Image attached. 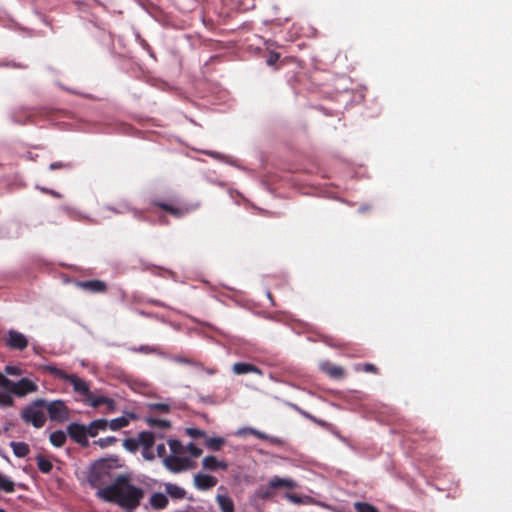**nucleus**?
Returning a JSON list of instances; mask_svg holds the SVG:
<instances>
[{"label": "nucleus", "mask_w": 512, "mask_h": 512, "mask_svg": "<svg viewBox=\"0 0 512 512\" xmlns=\"http://www.w3.org/2000/svg\"><path fill=\"white\" fill-rule=\"evenodd\" d=\"M289 501L293 502V503H296V504H300L302 503V500L300 498V496L296 495V494H290V493H287L286 496H285Z\"/></svg>", "instance_id": "nucleus-48"}, {"label": "nucleus", "mask_w": 512, "mask_h": 512, "mask_svg": "<svg viewBox=\"0 0 512 512\" xmlns=\"http://www.w3.org/2000/svg\"><path fill=\"white\" fill-rule=\"evenodd\" d=\"M156 450H157V455H158L159 457H164V456H165V454H166V448H165V445H164V444H162V443H161V444H158V445H157Z\"/></svg>", "instance_id": "nucleus-49"}, {"label": "nucleus", "mask_w": 512, "mask_h": 512, "mask_svg": "<svg viewBox=\"0 0 512 512\" xmlns=\"http://www.w3.org/2000/svg\"><path fill=\"white\" fill-rule=\"evenodd\" d=\"M123 446L130 452H135L139 448V443L137 442V438H126L123 441Z\"/></svg>", "instance_id": "nucleus-37"}, {"label": "nucleus", "mask_w": 512, "mask_h": 512, "mask_svg": "<svg viewBox=\"0 0 512 512\" xmlns=\"http://www.w3.org/2000/svg\"><path fill=\"white\" fill-rule=\"evenodd\" d=\"M142 456L144 457V459L149 461L155 458L152 448H144L142 450Z\"/></svg>", "instance_id": "nucleus-46"}, {"label": "nucleus", "mask_w": 512, "mask_h": 512, "mask_svg": "<svg viewBox=\"0 0 512 512\" xmlns=\"http://www.w3.org/2000/svg\"><path fill=\"white\" fill-rule=\"evenodd\" d=\"M154 205L165 210L166 212L170 213L171 215L175 217H181L183 215V210L180 208H176L168 203L164 202H154Z\"/></svg>", "instance_id": "nucleus-29"}, {"label": "nucleus", "mask_w": 512, "mask_h": 512, "mask_svg": "<svg viewBox=\"0 0 512 512\" xmlns=\"http://www.w3.org/2000/svg\"><path fill=\"white\" fill-rule=\"evenodd\" d=\"M45 409L51 421L61 423L70 418L69 408L63 400H54L51 402L46 400Z\"/></svg>", "instance_id": "nucleus-5"}, {"label": "nucleus", "mask_w": 512, "mask_h": 512, "mask_svg": "<svg viewBox=\"0 0 512 512\" xmlns=\"http://www.w3.org/2000/svg\"><path fill=\"white\" fill-rule=\"evenodd\" d=\"M243 433L244 434L253 435V436H255V437L259 438V439H262V440H267V441H269L272 444L279 445V444L282 443L279 438L273 437V436H269L266 433L261 432V431L255 429V428H251V427L246 428V429L243 430Z\"/></svg>", "instance_id": "nucleus-19"}, {"label": "nucleus", "mask_w": 512, "mask_h": 512, "mask_svg": "<svg viewBox=\"0 0 512 512\" xmlns=\"http://www.w3.org/2000/svg\"><path fill=\"white\" fill-rule=\"evenodd\" d=\"M112 465L107 460L97 461L89 471L87 481L92 488L100 490L111 480Z\"/></svg>", "instance_id": "nucleus-3"}, {"label": "nucleus", "mask_w": 512, "mask_h": 512, "mask_svg": "<svg viewBox=\"0 0 512 512\" xmlns=\"http://www.w3.org/2000/svg\"><path fill=\"white\" fill-rule=\"evenodd\" d=\"M256 495L258 498L262 500H268L274 497L275 489L271 487V482L269 481L268 485L260 486L257 489Z\"/></svg>", "instance_id": "nucleus-26"}, {"label": "nucleus", "mask_w": 512, "mask_h": 512, "mask_svg": "<svg viewBox=\"0 0 512 512\" xmlns=\"http://www.w3.org/2000/svg\"><path fill=\"white\" fill-rule=\"evenodd\" d=\"M168 445L170 447V450L174 455L182 454L183 453V446L181 442L177 439H169Z\"/></svg>", "instance_id": "nucleus-35"}, {"label": "nucleus", "mask_w": 512, "mask_h": 512, "mask_svg": "<svg viewBox=\"0 0 512 512\" xmlns=\"http://www.w3.org/2000/svg\"><path fill=\"white\" fill-rule=\"evenodd\" d=\"M10 447L12 448L14 455L18 458H24L30 452L29 445L25 442H11Z\"/></svg>", "instance_id": "nucleus-24"}, {"label": "nucleus", "mask_w": 512, "mask_h": 512, "mask_svg": "<svg viewBox=\"0 0 512 512\" xmlns=\"http://www.w3.org/2000/svg\"><path fill=\"white\" fill-rule=\"evenodd\" d=\"M355 510L357 512H379L373 505L365 502L355 503Z\"/></svg>", "instance_id": "nucleus-36"}, {"label": "nucleus", "mask_w": 512, "mask_h": 512, "mask_svg": "<svg viewBox=\"0 0 512 512\" xmlns=\"http://www.w3.org/2000/svg\"><path fill=\"white\" fill-rule=\"evenodd\" d=\"M6 345L12 350H24L28 346V340L25 335L16 331L9 330L5 337Z\"/></svg>", "instance_id": "nucleus-9"}, {"label": "nucleus", "mask_w": 512, "mask_h": 512, "mask_svg": "<svg viewBox=\"0 0 512 512\" xmlns=\"http://www.w3.org/2000/svg\"><path fill=\"white\" fill-rule=\"evenodd\" d=\"M131 419H136V415L134 413H128L127 416H121L108 421V427L113 431H117L121 428L127 427Z\"/></svg>", "instance_id": "nucleus-14"}, {"label": "nucleus", "mask_w": 512, "mask_h": 512, "mask_svg": "<svg viewBox=\"0 0 512 512\" xmlns=\"http://www.w3.org/2000/svg\"><path fill=\"white\" fill-rule=\"evenodd\" d=\"M204 153L206 155H209V156L213 157V158H218L219 157V153H217V152L205 151Z\"/></svg>", "instance_id": "nucleus-50"}, {"label": "nucleus", "mask_w": 512, "mask_h": 512, "mask_svg": "<svg viewBox=\"0 0 512 512\" xmlns=\"http://www.w3.org/2000/svg\"><path fill=\"white\" fill-rule=\"evenodd\" d=\"M0 512H6L4 509H0Z\"/></svg>", "instance_id": "nucleus-54"}, {"label": "nucleus", "mask_w": 512, "mask_h": 512, "mask_svg": "<svg viewBox=\"0 0 512 512\" xmlns=\"http://www.w3.org/2000/svg\"><path fill=\"white\" fill-rule=\"evenodd\" d=\"M187 449L193 457H199L202 454V449H200L193 443L189 444Z\"/></svg>", "instance_id": "nucleus-44"}, {"label": "nucleus", "mask_w": 512, "mask_h": 512, "mask_svg": "<svg viewBox=\"0 0 512 512\" xmlns=\"http://www.w3.org/2000/svg\"><path fill=\"white\" fill-rule=\"evenodd\" d=\"M91 405L94 408H98L101 405H106L109 412H113L115 410V401L106 396H96L92 398Z\"/></svg>", "instance_id": "nucleus-21"}, {"label": "nucleus", "mask_w": 512, "mask_h": 512, "mask_svg": "<svg viewBox=\"0 0 512 512\" xmlns=\"http://www.w3.org/2000/svg\"><path fill=\"white\" fill-rule=\"evenodd\" d=\"M38 391V385L29 378H21L18 382H13L10 388V393L17 397H25L28 394Z\"/></svg>", "instance_id": "nucleus-7"}, {"label": "nucleus", "mask_w": 512, "mask_h": 512, "mask_svg": "<svg viewBox=\"0 0 512 512\" xmlns=\"http://www.w3.org/2000/svg\"><path fill=\"white\" fill-rule=\"evenodd\" d=\"M36 462H37V467L38 469L42 472V473H45V474H48L51 472V470L53 469V464L52 462L45 458L44 456L42 455H38L36 457Z\"/></svg>", "instance_id": "nucleus-28"}, {"label": "nucleus", "mask_w": 512, "mask_h": 512, "mask_svg": "<svg viewBox=\"0 0 512 512\" xmlns=\"http://www.w3.org/2000/svg\"><path fill=\"white\" fill-rule=\"evenodd\" d=\"M12 381L8 379L3 373L0 372V388L10 391Z\"/></svg>", "instance_id": "nucleus-39"}, {"label": "nucleus", "mask_w": 512, "mask_h": 512, "mask_svg": "<svg viewBox=\"0 0 512 512\" xmlns=\"http://www.w3.org/2000/svg\"><path fill=\"white\" fill-rule=\"evenodd\" d=\"M164 466L173 473L188 470L191 467V461L186 457H178L176 455L166 456L163 459Z\"/></svg>", "instance_id": "nucleus-8"}, {"label": "nucleus", "mask_w": 512, "mask_h": 512, "mask_svg": "<svg viewBox=\"0 0 512 512\" xmlns=\"http://www.w3.org/2000/svg\"><path fill=\"white\" fill-rule=\"evenodd\" d=\"M14 405L13 397L10 392H0V406L10 407Z\"/></svg>", "instance_id": "nucleus-34"}, {"label": "nucleus", "mask_w": 512, "mask_h": 512, "mask_svg": "<svg viewBox=\"0 0 512 512\" xmlns=\"http://www.w3.org/2000/svg\"><path fill=\"white\" fill-rule=\"evenodd\" d=\"M187 434L193 438H200L206 435L204 431L197 428H188Z\"/></svg>", "instance_id": "nucleus-42"}, {"label": "nucleus", "mask_w": 512, "mask_h": 512, "mask_svg": "<svg viewBox=\"0 0 512 512\" xmlns=\"http://www.w3.org/2000/svg\"><path fill=\"white\" fill-rule=\"evenodd\" d=\"M12 120L17 124H26L32 121V115L27 110L20 109L13 113Z\"/></svg>", "instance_id": "nucleus-25"}, {"label": "nucleus", "mask_w": 512, "mask_h": 512, "mask_svg": "<svg viewBox=\"0 0 512 512\" xmlns=\"http://www.w3.org/2000/svg\"><path fill=\"white\" fill-rule=\"evenodd\" d=\"M233 371L238 374L257 373L261 374V370L253 364L238 362L233 365Z\"/></svg>", "instance_id": "nucleus-18"}, {"label": "nucleus", "mask_w": 512, "mask_h": 512, "mask_svg": "<svg viewBox=\"0 0 512 512\" xmlns=\"http://www.w3.org/2000/svg\"><path fill=\"white\" fill-rule=\"evenodd\" d=\"M45 404L46 400L43 398L33 400L21 410V419L35 428H42L47 420Z\"/></svg>", "instance_id": "nucleus-2"}, {"label": "nucleus", "mask_w": 512, "mask_h": 512, "mask_svg": "<svg viewBox=\"0 0 512 512\" xmlns=\"http://www.w3.org/2000/svg\"><path fill=\"white\" fill-rule=\"evenodd\" d=\"M271 487L276 490L278 489H295L298 485L297 483L290 478H281L278 476H274L270 479Z\"/></svg>", "instance_id": "nucleus-13"}, {"label": "nucleus", "mask_w": 512, "mask_h": 512, "mask_svg": "<svg viewBox=\"0 0 512 512\" xmlns=\"http://www.w3.org/2000/svg\"><path fill=\"white\" fill-rule=\"evenodd\" d=\"M280 59V53L271 51L267 57V65L273 66L277 63V61Z\"/></svg>", "instance_id": "nucleus-40"}, {"label": "nucleus", "mask_w": 512, "mask_h": 512, "mask_svg": "<svg viewBox=\"0 0 512 512\" xmlns=\"http://www.w3.org/2000/svg\"><path fill=\"white\" fill-rule=\"evenodd\" d=\"M137 442L139 443V447L142 446L144 448H153L155 443V434L150 431H142L137 436Z\"/></svg>", "instance_id": "nucleus-17"}, {"label": "nucleus", "mask_w": 512, "mask_h": 512, "mask_svg": "<svg viewBox=\"0 0 512 512\" xmlns=\"http://www.w3.org/2000/svg\"><path fill=\"white\" fill-rule=\"evenodd\" d=\"M149 502L154 509L161 510L168 506L169 500L165 494L156 492L151 495Z\"/></svg>", "instance_id": "nucleus-16"}, {"label": "nucleus", "mask_w": 512, "mask_h": 512, "mask_svg": "<svg viewBox=\"0 0 512 512\" xmlns=\"http://www.w3.org/2000/svg\"><path fill=\"white\" fill-rule=\"evenodd\" d=\"M217 502L222 512H234V503L228 496L218 495Z\"/></svg>", "instance_id": "nucleus-27"}, {"label": "nucleus", "mask_w": 512, "mask_h": 512, "mask_svg": "<svg viewBox=\"0 0 512 512\" xmlns=\"http://www.w3.org/2000/svg\"><path fill=\"white\" fill-rule=\"evenodd\" d=\"M150 408L163 413H166L170 410V406L166 403H153L150 405Z\"/></svg>", "instance_id": "nucleus-41"}, {"label": "nucleus", "mask_w": 512, "mask_h": 512, "mask_svg": "<svg viewBox=\"0 0 512 512\" xmlns=\"http://www.w3.org/2000/svg\"><path fill=\"white\" fill-rule=\"evenodd\" d=\"M165 492L173 499H183L186 496V491L173 483L165 484Z\"/></svg>", "instance_id": "nucleus-22"}, {"label": "nucleus", "mask_w": 512, "mask_h": 512, "mask_svg": "<svg viewBox=\"0 0 512 512\" xmlns=\"http://www.w3.org/2000/svg\"><path fill=\"white\" fill-rule=\"evenodd\" d=\"M225 440L221 437L208 438L205 442L206 446L213 451H218L223 446Z\"/></svg>", "instance_id": "nucleus-31"}, {"label": "nucleus", "mask_w": 512, "mask_h": 512, "mask_svg": "<svg viewBox=\"0 0 512 512\" xmlns=\"http://www.w3.org/2000/svg\"><path fill=\"white\" fill-rule=\"evenodd\" d=\"M42 193L44 194H48V195H51L55 198H61L62 195L60 193H58L57 191L55 190H52V189H49V188H46V187H37Z\"/></svg>", "instance_id": "nucleus-45"}, {"label": "nucleus", "mask_w": 512, "mask_h": 512, "mask_svg": "<svg viewBox=\"0 0 512 512\" xmlns=\"http://www.w3.org/2000/svg\"><path fill=\"white\" fill-rule=\"evenodd\" d=\"M145 492L131 483L129 475H118L111 484L97 491L96 496L105 502L118 505L126 512H133L140 506Z\"/></svg>", "instance_id": "nucleus-1"}, {"label": "nucleus", "mask_w": 512, "mask_h": 512, "mask_svg": "<svg viewBox=\"0 0 512 512\" xmlns=\"http://www.w3.org/2000/svg\"><path fill=\"white\" fill-rule=\"evenodd\" d=\"M217 478L208 474L198 473L194 476L195 487L199 490H208L216 486Z\"/></svg>", "instance_id": "nucleus-10"}, {"label": "nucleus", "mask_w": 512, "mask_h": 512, "mask_svg": "<svg viewBox=\"0 0 512 512\" xmlns=\"http://www.w3.org/2000/svg\"><path fill=\"white\" fill-rule=\"evenodd\" d=\"M67 435L68 434L62 430H56L50 434L49 440L54 447L60 448L65 445L67 441Z\"/></svg>", "instance_id": "nucleus-23"}, {"label": "nucleus", "mask_w": 512, "mask_h": 512, "mask_svg": "<svg viewBox=\"0 0 512 512\" xmlns=\"http://www.w3.org/2000/svg\"><path fill=\"white\" fill-rule=\"evenodd\" d=\"M0 489L6 493H13L15 490V484L12 480L0 474Z\"/></svg>", "instance_id": "nucleus-30"}, {"label": "nucleus", "mask_w": 512, "mask_h": 512, "mask_svg": "<svg viewBox=\"0 0 512 512\" xmlns=\"http://www.w3.org/2000/svg\"><path fill=\"white\" fill-rule=\"evenodd\" d=\"M321 368L330 377L335 378V379L342 378L345 374L342 367L333 365L329 362L323 363L321 365Z\"/></svg>", "instance_id": "nucleus-20"}, {"label": "nucleus", "mask_w": 512, "mask_h": 512, "mask_svg": "<svg viewBox=\"0 0 512 512\" xmlns=\"http://www.w3.org/2000/svg\"><path fill=\"white\" fill-rule=\"evenodd\" d=\"M179 362H182V363H187V364H190L191 361L189 359H186V358H180L179 359Z\"/></svg>", "instance_id": "nucleus-51"}, {"label": "nucleus", "mask_w": 512, "mask_h": 512, "mask_svg": "<svg viewBox=\"0 0 512 512\" xmlns=\"http://www.w3.org/2000/svg\"><path fill=\"white\" fill-rule=\"evenodd\" d=\"M4 371L7 375L11 376H18L22 374V369L13 365H6Z\"/></svg>", "instance_id": "nucleus-38"}, {"label": "nucleus", "mask_w": 512, "mask_h": 512, "mask_svg": "<svg viewBox=\"0 0 512 512\" xmlns=\"http://www.w3.org/2000/svg\"><path fill=\"white\" fill-rule=\"evenodd\" d=\"M146 422L150 427H158L161 429H168L171 426L170 422L167 420H162V419H157V418H152V417L147 418Z\"/></svg>", "instance_id": "nucleus-32"}, {"label": "nucleus", "mask_w": 512, "mask_h": 512, "mask_svg": "<svg viewBox=\"0 0 512 512\" xmlns=\"http://www.w3.org/2000/svg\"><path fill=\"white\" fill-rule=\"evenodd\" d=\"M46 370L54 377L69 382L73 386L74 391L83 395L89 393L88 384L77 375L68 374L56 366H47Z\"/></svg>", "instance_id": "nucleus-4"}, {"label": "nucleus", "mask_w": 512, "mask_h": 512, "mask_svg": "<svg viewBox=\"0 0 512 512\" xmlns=\"http://www.w3.org/2000/svg\"><path fill=\"white\" fill-rule=\"evenodd\" d=\"M90 437H96L99 431H105L108 428V420L96 419L86 426Z\"/></svg>", "instance_id": "nucleus-15"}, {"label": "nucleus", "mask_w": 512, "mask_h": 512, "mask_svg": "<svg viewBox=\"0 0 512 512\" xmlns=\"http://www.w3.org/2000/svg\"><path fill=\"white\" fill-rule=\"evenodd\" d=\"M78 286L92 293H104L107 290L106 283L101 280L81 281Z\"/></svg>", "instance_id": "nucleus-11"}, {"label": "nucleus", "mask_w": 512, "mask_h": 512, "mask_svg": "<svg viewBox=\"0 0 512 512\" xmlns=\"http://www.w3.org/2000/svg\"><path fill=\"white\" fill-rule=\"evenodd\" d=\"M267 296H268V298L273 302V297H272L271 292H268V293H267Z\"/></svg>", "instance_id": "nucleus-53"}, {"label": "nucleus", "mask_w": 512, "mask_h": 512, "mask_svg": "<svg viewBox=\"0 0 512 512\" xmlns=\"http://www.w3.org/2000/svg\"><path fill=\"white\" fill-rule=\"evenodd\" d=\"M363 371L377 374L378 373V368L374 364L365 363L363 365Z\"/></svg>", "instance_id": "nucleus-47"}, {"label": "nucleus", "mask_w": 512, "mask_h": 512, "mask_svg": "<svg viewBox=\"0 0 512 512\" xmlns=\"http://www.w3.org/2000/svg\"><path fill=\"white\" fill-rule=\"evenodd\" d=\"M117 442L116 437L114 436H108L105 438H99L98 440H95L93 443L95 445H98L101 448H107L109 446L114 445Z\"/></svg>", "instance_id": "nucleus-33"}, {"label": "nucleus", "mask_w": 512, "mask_h": 512, "mask_svg": "<svg viewBox=\"0 0 512 512\" xmlns=\"http://www.w3.org/2000/svg\"><path fill=\"white\" fill-rule=\"evenodd\" d=\"M72 165L70 163H64V162H54V163H51L49 168L51 170H55V169H68V168H71Z\"/></svg>", "instance_id": "nucleus-43"}, {"label": "nucleus", "mask_w": 512, "mask_h": 512, "mask_svg": "<svg viewBox=\"0 0 512 512\" xmlns=\"http://www.w3.org/2000/svg\"><path fill=\"white\" fill-rule=\"evenodd\" d=\"M303 415H305L307 418H309V419H311V420L316 422V419L313 416L309 415L308 413L304 412Z\"/></svg>", "instance_id": "nucleus-52"}, {"label": "nucleus", "mask_w": 512, "mask_h": 512, "mask_svg": "<svg viewBox=\"0 0 512 512\" xmlns=\"http://www.w3.org/2000/svg\"><path fill=\"white\" fill-rule=\"evenodd\" d=\"M202 466L206 470L217 471L227 470L228 464L224 461H219L215 456L209 455L202 460Z\"/></svg>", "instance_id": "nucleus-12"}, {"label": "nucleus", "mask_w": 512, "mask_h": 512, "mask_svg": "<svg viewBox=\"0 0 512 512\" xmlns=\"http://www.w3.org/2000/svg\"><path fill=\"white\" fill-rule=\"evenodd\" d=\"M67 434L81 447L87 448L89 446V434L85 425L72 422L67 426Z\"/></svg>", "instance_id": "nucleus-6"}]
</instances>
